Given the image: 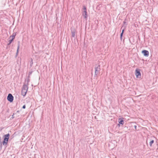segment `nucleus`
Masks as SVG:
<instances>
[{
	"instance_id": "obj_14",
	"label": "nucleus",
	"mask_w": 158,
	"mask_h": 158,
	"mask_svg": "<svg viewBox=\"0 0 158 158\" xmlns=\"http://www.w3.org/2000/svg\"><path fill=\"white\" fill-rule=\"evenodd\" d=\"M13 39H10L9 40V43L8 44V45H9L11 43V42L13 41Z\"/></svg>"
},
{
	"instance_id": "obj_21",
	"label": "nucleus",
	"mask_w": 158,
	"mask_h": 158,
	"mask_svg": "<svg viewBox=\"0 0 158 158\" xmlns=\"http://www.w3.org/2000/svg\"><path fill=\"white\" fill-rule=\"evenodd\" d=\"M123 33H121V34H120V36L123 37Z\"/></svg>"
},
{
	"instance_id": "obj_25",
	"label": "nucleus",
	"mask_w": 158,
	"mask_h": 158,
	"mask_svg": "<svg viewBox=\"0 0 158 158\" xmlns=\"http://www.w3.org/2000/svg\"><path fill=\"white\" fill-rule=\"evenodd\" d=\"M0 142H2L1 140V137L0 136Z\"/></svg>"
},
{
	"instance_id": "obj_19",
	"label": "nucleus",
	"mask_w": 158,
	"mask_h": 158,
	"mask_svg": "<svg viewBox=\"0 0 158 158\" xmlns=\"http://www.w3.org/2000/svg\"><path fill=\"white\" fill-rule=\"evenodd\" d=\"M23 109H25L26 108V106L25 105H23L22 107Z\"/></svg>"
},
{
	"instance_id": "obj_16",
	"label": "nucleus",
	"mask_w": 158,
	"mask_h": 158,
	"mask_svg": "<svg viewBox=\"0 0 158 158\" xmlns=\"http://www.w3.org/2000/svg\"><path fill=\"white\" fill-rule=\"evenodd\" d=\"M84 11H86V8L85 6H83Z\"/></svg>"
},
{
	"instance_id": "obj_1",
	"label": "nucleus",
	"mask_w": 158,
	"mask_h": 158,
	"mask_svg": "<svg viewBox=\"0 0 158 158\" xmlns=\"http://www.w3.org/2000/svg\"><path fill=\"white\" fill-rule=\"evenodd\" d=\"M9 136L10 135L9 133L5 135V137L3 142L2 143L0 142V151L1 150L2 148V143L3 145H6L7 144Z\"/></svg>"
},
{
	"instance_id": "obj_6",
	"label": "nucleus",
	"mask_w": 158,
	"mask_h": 158,
	"mask_svg": "<svg viewBox=\"0 0 158 158\" xmlns=\"http://www.w3.org/2000/svg\"><path fill=\"white\" fill-rule=\"evenodd\" d=\"M142 53L144 56L148 57L149 56V52L147 50H143L142 51Z\"/></svg>"
},
{
	"instance_id": "obj_5",
	"label": "nucleus",
	"mask_w": 158,
	"mask_h": 158,
	"mask_svg": "<svg viewBox=\"0 0 158 158\" xmlns=\"http://www.w3.org/2000/svg\"><path fill=\"white\" fill-rule=\"evenodd\" d=\"M7 100L10 102H12L14 99V97L11 94H9L7 97Z\"/></svg>"
},
{
	"instance_id": "obj_4",
	"label": "nucleus",
	"mask_w": 158,
	"mask_h": 158,
	"mask_svg": "<svg viewBox=\"0 0 158 158\" xmlns=\"http://www.w3.org/2000/svg\"><path fill=\"white\" fill-rule=\"evenodd\" d=\"M140 70L139 69H136L135 70V75L137 78H140L141 77V74L140 72Z\"/></svg>"
},
{
	"instance_id": "obj_20",
	"label": "nucleus",
	"mask_w": 158,
	"mask_h": 158,
	"mask_svg": "<svg viewBox=\"0 0 158 158\" xmlns=\"http://www.w3.org/2000/svg\"><path fill=\"white\" fill-rule=\"evenodd\" d=\"M124 31V29H123L121 33L123 34Z\"/></svg>"
},
{
	"instance_id": "obj_18",
	"label": "nucleus",
	"mask_w": 158,
	"mask_h": 158,
	"mask_svg": "<svg viewBox=\"0 0 158 158\" xmlns=\"http://www.w3.org/2000/svg\"><path fill=\"white\" fill-rule=\"evenodd\" d=\"M124 128L125 129V130L127 129H128V127L127 126H125L124 127Z\"/></svg>"
},
{
	"instance_id": "obj_22",
	"label": "nucleus",
	"mask_w": 158,
	"mask_h": 158,
	"mask_svg": "<svg viewBox=\"0 0 158 158\" xmlns=\"http://www.w3.org/2000/svg\"><path fill=\"white\" fill-rule=\"evenodd\" d=\"M134 127H135V130H136V127H137L135 125V126H134Z\"/></svg>"
},
{
	"instance_id": "obj_26",
	"label": "nucleus",
	"mask_w": 158,
	"mask_h": 158,
	"mask_svg": "<svg viewBox=\"0 0 158 158\" xmlns=\"http://www.w3.org/2000/svg\"><path fill=\"white\" fill-rule=\"evenodd\" d=\"M123 24H125L126 23L125 21H123Z\"/></svg>"
},
{
	"instance_id": "obj_12",
	"label": "nucleus",
	"mask_w": 158,
	"mask_h": 158,
	"mask_svg": "<svg viewBox=\"0 0 158 158\" xmlns=\"http://www.w3.org/2000/svg\"><path fill=\"white\" fill-rule=\"evenodd\" d=\"M16 35V33H14L12 35H11V36H10L9 38V39H10L11 37H12V39H13V40H14L15 38V36Z\"/></svg>"
},
{
	"instance_id": "obj_2",
	"label": "nucleus",
	"mask_w": 158,
	"mask_h": 158,
	"mask_svg": "<svg viewBox=\"0 0 158 158\" xmlns=\"http://www.w3.org/2000/svg\"><path fill=\"white\" fill-rule=\"evenodd\" d=\"M28 89V87L27 85H23V86L22 90L21 91L22 95L25 96L27 92Z\"/></svg>"
},
{
	"instance_id": "obj_11",
	"label": "nucleus",
	"mask_w": 158,
	"mask_h": 158,
	"mask_svg": "<svg viewBox=\"0 0 158 158\" xmlns=\"http://www.w3.org/2000/svg\"><path fill=\"white\" fill-rule=\"evenodd\" d=\"M18 48H17V52L16 53V56H17L18 54V52H19V48L20 47V42L19 41L18 42Z\"/></svg>"
},
{
	"instance_id": "obj_3",
	"label": "nucleus",
	"mask_w": 158,
	"mask_h": 158,
	"mask_svg": "<svg viewBox=\"0 0 158 158\" xmlns=\"http://www.w3.org/2000/svg\"><path fill=\"white\" fill-rule=\"evenodd\" d=\"M95 76H97L99 73L101 69L100 65H96L95 68Z\"/></svg>"
},
{
	"instance_id": "obj_15",
	"label": "nucleus",
	"mask_w": 158,
	"mask_h": 158,
	"mask_svg": "<svg viewBox=\"0 0 158 158\" xmlns=\"http://www.w3.org/2000/svg\"><path fill=\"white\" fill-rule=\"evenodd\" d=\"M154 141L153 140H152L149 143V144L150 146H152V144L154 143Z\"/></svg>"
},
{
	"instance_id": "obj_7",
	"label": "nucleus",
	"mask_w": 158,
	"mask_h": 158,
	"mask_svg": "<svg viewBox=\"0 0 158 158\" xmlns=\"http://www.w3.org/2000/svg\"><path fill=\"white\" fill-rule=\"evenodd\" d=\"M119 124H118V126L119 127L120 126V124L122 125L124 123V121L121 118H119Z\"/></svg>"
},
{
	"instance_id": "obj_13",
	"label": "nucleus",
	"mask_w": 158,
	"mask_h": 158,
	"mask_svg": "<svg viewBox=\"0 0 158 158\" xmlns=\"http://www.w3.org/2000/svg\"><path fill=\"white\" fill-rule=\"evenodd\" d=\"M31 61H30V65L31 67H32V65H33V60H32V59L31 58Z\"/></svg>"
},
{
	"instance_id": "obj_8",
	"label": "nucleus",
	"mask_w": 158,
	"mask_h": 158,
	"mask_svg": "<svg viewBox=\"0 0 158 158\" xmlns=\"http://www.w3.org/2000/svg\"><path fill=\"white\" fill-rule=\"evenodd\" d=\"M82 15L85 19L87 18V11H84L82 13Z\"/></svg>"
},
{
	"instance_id": "obj_17",
	"label": "nucleus",
	"mask_w": 158,
	"mask_h": 158,
	"mask_svg": "<svg viewBox=\"0 0 158 158\" xmlns=\"http://www.w3.org/2000/svg\"><path fill=\"white\" fill-rule=\"evenodd\" d=\"M32 73V71H31V72H30L29 73H28V74H29V76H28V77H30V75H31Z\"/></svg>"
},
{
	"instance_id": "obj_28",
	"label": "nucleus",
	"mask_w": 158,
	"mask_h": 158,
	"mask_svg": "<svg viewBox=\"0 0 158 158\" xmlns=\"http://www.w3.org/2000/svg\"><path fill=\"white\" fill-rule=\"evenodd\" d=\"M29 158H31V157H29Z\"/></svg>"
},
{
	"instance_id": "obj_23",
	"label": "nucleus",
	"mask_w": 158,
	"mask_h": 158,
	"mask_svg": "<svg viewBox=\"0 0 158 158\" xmlns=\"http://www.w3.org/2000/svg\"><path fill=\"white\" fill-rule=\"evenodd\" d=\"M14 113L13 114V115H12V118H14V117H15L14 116Z\"/></svg>"
},
{
	"instance_id": "obj_9",
	"label": "nucleus",
	"mask_w": 158,
	"mask_h": 158,
	"mask_svg": "<svg viewBox=\"0 0 158 158\" xmlns=\"http://www.w3.org/2000/svg\"><path fill=\"white\" fill-rule=\"evenodd\" d=\"M72 36L74 37L75 35L76 31L74 29H72L71 30Z\"/></svg>"
},
{
	"instance_id": "obj_10",
	"label": "nucleus",
	"mask_w": 158,
	"mask_h": 158,
	"mask_svg": "<svg viewBox=\"0 0 158 158\" xmlns=\"http://www.w3.org/2000/svg\"><path fill=\"white\" fill-rule=\"evenodd\" d=\"M29 77H28L27 80L26 79L25 80V84L24 85H27V86H28V85H29V82L30 81V79L29 78Z\"/></svg>"
},
{
	"instance_id": "obj_27",
	"label": "nucleus",
	"mask_w": 158,
	"mask_h": 158,
	"mask_svg": "<svg viewBox=\"0 0 158 158\" xmlns=\"http://www.w3.org/2000/svg\"><path fill=\"white\" fill-rule=\"evenodd\" d=\"M19 110H17V113H19Z\"/></svg>"
},
{
	"instance_id": "obj_24",
	"label": "nucleus",
	"mask_w": 158,
	"mask_h": 158,
	"mask_svg": "<svg viewBox=\"0 0 158 158\" xmlns=\"http://www.w3.org/2000/svg\"><path fill=\"white\" fill-rule=\"evenodd\" d=\"M123 37L120 36V39L121 40H122Z\"/></svg>"
}]
</instances>
